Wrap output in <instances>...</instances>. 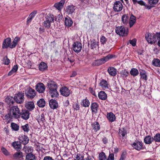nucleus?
I'll use <instances>...</instances> for the list:
<instances>
[{"label":"nucleus","instance_id":"nucleus-1","mask_svg":"<svg viewBox=\"0 0 160 160\" xmlns=\"http://www.w3.org/2000/svg\"><path fill=\"white\" fill-rule=\"evenodd\" d=\"M47 87L49 90V94L52 98L58 97L59 93L57 90L58 85L55 82L53 81L48 82Z\"/></svg>","mask_w":160,"mask_h":160},{"label":"nucleus","instance_id":"nucleus-2","mask_svg":"<svg viewBox=\"0 0 160 160\" xmlns=\"http://www.w3.org/2000/svg\"><path fill=\"white\" fill-rule=\"evenodd\" d=\"M160 33V32H156L154 34L148 33L145 35V38L148 43L151 44L155 43L158 41V35Z\"/></svg>","mask_w":160,"mask_h":160},{"label":"nucleus","instance_id":"nucleus-3","mask_svg":"<svg viewBox=\"0 0 160 160\" xmlns=\"http://www.w3.org/2000/svg\"><path fill=\"white\" fill-rule=\"evenodd\" d=\"M10 114L15 119L20 118V111L19 108L17 106H12L9 109Z\"/></svg>","mask_w":160,"mask_h":160},{"label":"nucleus","instance_id":"nucleus-4","mask_svg":"<svg viewBox=\"0 0 160 160\" xmlns=\"http://www.w3.org/2000/svg\"><path fill=\"white\" fill-rule=\"evenodd\" d=\"M112 58V55H108L102 58L95 60L92 63V65L94 66H99L105 63L109 59Z\"/></svg>","mask_w":160,"mask_h":160},{"label":"nucleus","instance_id":"nucleus-5","mask_svg":"<svg viewBox=\"0 0 160 160\" xmlns=\"http://www.w3.org/2000/svg\"><path fill=\"white\" fill-rule=\"evenodd\" d=\"M115 31L118 34L122 37L126 36L128 34V29L123 26L117 27Z\"/></svg>","mask_w":160,"mask_h":160},{"label":"nucleus","instance_id":"nucleus-6","mask_svg":"<svg viewBox=\"0 0 160 160\" xmlns=\"http://www.w3.org/2000/svg\"><path fill=\"white\" fill-rule=\"evenodd\" d=\"M25 94L27 98L32 99L36 96V92L34 90L29 87L26 90Z\"/></svg>","mask_w":160,"mask_h":160},{"label":"nucleus","instance_id":"nucleus-7","mask_svg":"<svg viewBox=\"0 0 160 160\" xmlns=\"http://www.w3.org/2000/svg\"><path fill=\"white\" fill-rule=\"evenodd\" d=\"M24 93L22 92H18L16 94L14 97L15 101L18 103H22L24 101Z\"/></svg>","mask_w":160,"mask_h":160},{"label":"nucleus","instance_id":"nucleus-8","mask_svg":"<svg viewBox=\"0 0 160 160\" xmlns=\"http://www.w3.org/2000/svg\"><path fill=\"white\" fill-rule=\"evenodd\" d=\"M131 145L134 149L138 151L142 150L144 148L143 144L141 141H135Z\"/></svg>","mask_w":160,"mask_h":160},{"label":"nucleus","instance_id":"nucleus-9","mask_svg":"<svg viewBox=\"0 0 160 160\" xmlns=\"http://www.w3.org/2000/svg\"><path fill=\"white\" fill-rule=\"evenodd\" d=\"M72 48L75 52L78 53L81 51L82 48V43L79 42H74L72 45Z\"/></svg>","mask_w":160,"mask_h":160},{"label":"nucleus","instance_id":"nucleus-10","mask_svg":"<svg viewBox=\"0 0 160 160\" xmlns=\"http://www.w3.org/2000/svg\"><path fill=\"white\" fill-rule=\"evenodd\" d=\"M60 92L61 95L65 97L69 96L71 93L70 90L66 86L62 87L60 89Z\"/></svg>","mask_w":160,"mask_h":160},{"label":"nucleus","instance_id":"nucleus-11","mask_svg":"<svg viewBox=\"0 0 160 160\" xmlns=\"http://www.w3.org/2000/svg\"><path fill=\"white\" fill-rule=\"evenodd\" d=\"M11 42V39L10 38H8L4 39L2 44V48L3 49H7L8 48H12V47H11L12 44Z\"/></svg>","mask_w":160,"mask_h":160},{"label":"nucleus","instance_id":"nucleus-12","mask_svg":"<svg viewBox=\"0 0 160 160\" xmlns=\"http://www.w3.org/2000/svg\"><path fill=\"white\" fill-rule=\"evenodd\" d=\"M20 114V117L24 120H27L29 118L30 113L28 110H22Z\"/></svg>","mask_w":160,"mask_h":160},{"label":"nucleus","instance_id":"nucleus-13","mask_svg":"<svg viewBox=\"0 0 160 160\" xmlns=\"http://www.w3.org/2000/svg\"><path fill=\"white\" fill-rule=\"evenodd\" d=\"M122 5L120 1H116L114 2L113 9L115 12H118L122 10Z\"/></svg>","mask_w":160,"mask_h":160},{"label":"nucleus","instance_id":"nucleus-14","mask_svg":"<svg viewBox=\"0 0 160 160\" xmlns=\"http://www.w3.org/2000/svg\"><path fill=\"white\" fill-rule=\"evenodd\" d=\"M36 89L37 91L39 93H42L45 91V87L43 83H38L36 86Z\"/></svg>","mask_w":160,"mask_h":160},{"label":"nucleus","instance_id":"nucleus-15","mask_svg":"<svg viewBox=\"0 0 160 160\" xmlns=\"http://www.w3.org/2000/svg\"><path fill=\"white\" fill-rule=\"evenodd\" d=\"M139 72L140 79L144 81L145 82L147 81L148 78L146 71L144 70L141 69L139 70Z\"/></svg>","mask_w":160,"mask_h":160},{"label":"nucleus","instance_id":"nucleus-16","mask_svg":"<svg viewBox=\"0 0 160 160\" xmlns=\"http://www.w3.org/2000/svg\"><path fill=\"white\" fill-rule=\"evenodd\" d=\"M15 101L14 98L11 96H8L5 99V102L10 107L13 105Z\"/></svg>","mask_w":160,"mask_h":160},{"label":"nucleus","instance_id":"nucleus-17","mask_svg":"<svg viewBox=\"0 0 160 160\" xmlns=\"http://www.w3.org/2000/svg\"><path fill=\"white\" fill-rule=\"evenodd\" d=\"M19 139L20 142L24 145H26L28 143L29 141L28 138L25 135H22L19 137Z\"/></svg>","mask_w":160,"mask_h":160},{"label":"nucleus","instance_id":"nucleus-18","mask_svg":"<svg viewBox=\"0 0 160 160\" xmlns=\"http://www.w3.org/2000/svg\"><path fill=\"white\" fill-rule=\"evenodd\" d=\"M49 105L51 108L53 109L57 108L58 107V103L55 100L51 99L49 102Z\"/></svg>","mask_w":160,"mask_h":160},{"label":"nucleus","instance_id":"nucleus-19","mask_svg":"<svg viewBox=\"0 0 160 160\" xmlns=\"http://www.w3.org/2000/svg\"><path fill=\"white\" fill-rule=\"evenodd\" d=\"M98 107V105L97 103L96 102L92 103L91 105V108L92 113L96 114L97 113Z\"/></svg>","mask_w":160,"mask_h":160},{"label":"nucleus","instance_id":"nucleus-20","mask_svg":"<svg viewBox=\"0 0 160 160\" xmlns=\"http://www.w3.org/2000/svg\"><path fill=\"white\" fill-rule=\"evenodd\" d=\"M25 107L29 111H32L35 108V105L33 102H28L25 104Z\"/></svg>","mask_w":160,"mask_h":160},{"label":"nucleus","instance_id":"nucleus-21","mask_svg":"<svg viewBox=\"0 0 160 160\" xmlns=\"http://www.w3.org/2000/svg\"><path fill=\"white\" fill-rule=\"evenodd\" d=\"M107 117L109 121L111 122L115 121L116 119L115 115L111 112L107 114Z\"/></svg>","mask_w":160,"mask_h":160},{"label":"nucleus","instance_id":"nucleus-22","mask_svg":"<svg viewBox=\"0 0 160 160\" xmlns=\"http://www.w3.org/2000/svg\"><path fill=\"white\" fill-rule=\"evenodd\" d=\"M47 64L43 62H42L38 65L39 70L42 72H43L46 70L48 68Z\"/></svg>","mask_w":160,"mask_h":160},{"label":"nucleus","instance_id":"nucleus-23","mask_svg":"<svg viewBox=\"0 0 160 160\" xmlns=\"http://www.w3.org/2000/svg\"><path fill=\"white\" fill-rule=\"evenodd\" d=\"M65 2V0H61L58 2L54 4V6L57 9L61 10Z\"/></svg>","mask_w":160,"mask_h":160},{"label":"nucleus","instance_id":"nucleus-24","mask_svg":"<svg viewBox=\"0 0 160 160\" xmlns=\"http://www.w3.org/2000/svg\"><path fill=\"white\" fill-rule=\"evenodd\" d=\"M144 141L145 143L149 144L151 143L154 140L153 137H151V136L148 135L144 138Z\"/></svg>","mask_w":160,"mask_h":160},{"label":"nucleus","instance_id":"nucleus-25","mask_svg":"<svg viewBox=\"0 0 160 160\" xmlns=\"http://www.w3.org/2000/svg\"><path fill=\"white\" fill-rule=\"evenodd\" d=\"M99 98L103 100H106L107 98V94L103 91H101L98 94Z\"/></svg>","mask_w":160,"mask_h":160},{"label":"nucleus","instance_id":"nucleus-26","mask_svg":"<svg viewBox=\"0 0 160 160\" xmlns=\"http://www.w3.org/2000/svg\"><path fill=\"white\" fill-rule=\"evenodd\" d=\"M14 159L16 160H21L23 157L22 153L21 152H16L13 155Z\"/></svg>","mask_w":160,"mask_h":160},{"label":"nucleus","instance_id":"nucleus-27","mask_svg":"<svg viewBox=\"0 0 160 160\" xmlns=\"http://www.w3.org/2000/svg\"><path fill=\"white\" fill-rule=\"evenodd\" d=\"M65 25L67 27H69L71 26L73 23V21L71 18L69 17L65 18Z\"/></svg>","mask_w":160,"mask_h":160},{"label":"nucleus","instance_id":"nucleus-28","mask_svg":"<svg viewBox=\"0 0 160 160\" xmlns=\"http://www.w3.org/2000/svg\"><path fill=\"white\" fill-rule=\"evenodd\" d=\"M91 44H90L88 43V46L90 45L91 49H94L97 48H98V42H96L95 39H93L90 42Z\"/></svg>","mask_w":160,"mask_h":160},{"label":"nucleus","instance_id":"nucleus-29","mask_svg":"<svg viewBox=\"0 0 160 160\" xmlns=\"http://www.w3.org/2000/svg\"><path fill=\"white\" fill-rule=\"evenodd\" d=\"M108 73L112 76H114L117 74V70L116 68L113 67H110L108 70Z\"/></svg>","mask_w":160,"mask_h":160},{"label":"nucleus","instance_id":"nucleus-30","mask_svg":"<svg viewBox=\"0 0 160 160\" xmlns=\"http://www.w3.org/2000/svg\"><path fill=\"white\" fill-rule=\"evenodd\" d=\"M129 19V26L131 28L136 22V17L132 14Z\"/></svg>","mask_w":160,"mask_h":160},{"label":"nucleus","instance_id":"nucleus-31","mask_svg":"<svg viewBox=\"0 0 160 160\" xmlns=\"http://www.w3.org/2000/svg\"><path fill=\"white\" fill-rule=\"evenodd\" d=\"M91 126L95 132H96L100 129V125L97 122H95L91 124Z\"/></svg>","mask_w":160,"mask_h":160},{"label":"nucleus","instance_id":"nucleus-32","mask_svg":"<svg viewBox=\"0 0 160 160\" xmlns=\"http://www.w3.org/2000/svg\"><path fill=\"white\" fill-rule=\"evenodd\" d=\"M12 145L17 151H19L21 148V144L20 142H14L12 143Z\"/></svg>","mask_w":160,"mask_h":160},{"label":"nucleus","instance_id":"nucleus-33","mask_svg":"<svg viewBox=\"0 0 160 160\" xmlns=\"http://www.w3.org/2000/svg\"><path fill=\"white\" fill-rule=\"evenodd\" d=\"M4 120H5V122L7 124H8L12 120L13 117H12L11 115L8 112L7 114L5 115L4 117Z\"/></svg>","mask_w":160,"mask_h":160},{"label":"nucleus","instance_id":"nucleus-34","mask_svg":"<svg viewBox=\"0 0 160 160\" xmlns=\"http://www.w3.org/2000/svg\"><path fill=\"white\" fill-rule=\"evenodd\" d=\"M54 18V16L51 14H48L45 16V21L49 22L51 23L53 22Z\"/></svg>","mask_w":160,"mask_h":160},{"label":"nucleus","instance_id":"nucleus-35","mask_svg":"<svg viewBox=\"0 0 160 160\" xmlns=\"http://www.w3.org/2000/svg\"><path fill=\"white\" fill-rule=\"evenodd\" d=\"M99 84L102 88L103 89L108 88V84L106 80L102 79L101 80Z\"/></svg>","mask_w":160,"mask_h":160},{"label":"nucleus","instance_id":"nucleus-36","mask_svg":"<svg viewBox=\"0 0 160 160\" xmlns=\"http://www.w3.org/2000/svg\"><path fill=\"white\" fill-rule=\"evenodd\" d=\"M130 73L132 76L135 77L138 75L139 72L137 69L132 68L130 72Z\"/></svg>","mask_w":160,"mask_h":160},{"label":"nucleus","instance_id":"nucleus-37","mask_svg":"<svg viewBox=\"0 0 160 160\" xmlns=\"http://www.w3.org/2000/svg\"><path fill=\"white\" fill-rule=\"evenodd\" d=\"M20 40V38H19L18 37H16L12 43L11 47H12V48H15L18 45V42Z\"/></svg>","mask_w":160,"mask_h":160},{"label":"nucleus","instance_id":"nucleus-38","mask_svg":"<svg viewBox=\"0 0 160 160\" xmlns=\"http://www.w3.org/2000/svg\"><path fill=\"white\" fill-rule=\"evenodd\" d=\"M118 131V134L120 136H122V138L124 137L127 134L126 130L124 128L119 129Z\"/></svg>","mask_w":160,"mask_h":160},{"label":"nucleus","instance_id":"nucleus-39","mask_svg":"<svg viewBox=\"0 0 160 160\" xmlns=\"http://www.w3.org/2000/svg\"><path fill=\"white\" fill-rule=\"evenodd\" d=\"M75 10V6L73 5L69 6L67 8V12L69 14H72Z\"/></svg>","mask_w":160,"mask_h":160},{"label":"nucleus","instance_id":"nucleus-40","mask_svg":"<svg viewBox=\"0 0 160 160\" xmlns=\"http://www.w3.org/2000/svg\"><path fill=\"white\" fill-rule=\"evenodd\" d=\"M37 105L39 107H43L45 106V102L43 98L40 99L38 101Z\"/></svg>","mask_w":160,"mask_h":160},{"label":"nucleus","instance_id":"nucleus-41","mask_svg":"<svg viewBox=\"0 0 160 160\" xmlns=\"http://www.w3.org/2000/svg\"><path fill=\"white\" fill-rule=\"evenodd\" d=\"M35 156L31 153H28L26 157V160H35Z\"/></svg>","mask_w":160,"mask_h":160},{"label":"nucleus","instance_id":"nucleus-42","mask_svg":"<svg viewBox=\"0 0 160 160\" xmlns=\"http://www.w3.org/2000/svg\"><path fill=\"white\" fill-rule=\"evenodd\" d=\"M152 64L155 67H160V60L158 59L155 58L152 61Z\"/></svg>","mask_w":160,"mask_h":160},{"label":"nucleus","instance_id":"nucleus-43","mask_svg":"<svg viewBox=\"0 0 160 160\" xmlns=\"http://www.w3.org/2000/svg\"><path fill=\"white\" fill-rule=\"evenodd\" d=\"M129 18L128 15L125 14L122 16V20L123 24H126L128 22Z\"/></svg>","mask_w":160,"mask_h":160},{"label":"nucleus","instance_id":"nucleus-44","mask_svg":"<svg viewBox=\"0 0 160 160\" xmlns=\"http://www.w3.org/2000/svg\"><path fill=\"white\" fill-rule=\"evenodd\" d=\"M121 76L123 78H126L129 75V72L125 69L122 70L121 73Z\"/></svg>","mask_w":160,"mask_h":160},{"label":"nucleus","instance_id":"nucleus-45","mask_svg":"<svg viewBox=\"0 0 160 160\" xmlns=\"http://www.w3.org/2000/svg\"><path fill=\"white\" fill-rule=\"evenodd\" d=\"M11 127L12 129L15 131H18L19 129V126L15 123H11Z\"/></svg>","mask_w":160,"mask_h":160},{"label":"nucleus","instance_id":"nucleus-46","mask_svg":"<svg viewBox=\"0 0 160 160\" xmlns=\"http://www.w3.org/2000/svg\"><path fill=\"white\" fill-rule=\"evenodd\" d=\"M82 106L84 107H88L90 105V102L87 99H83L82 101Z\"/></svg>","mask_w":160,"mask_h":160},{"label":"nucleus","instance_id":"nucleus-47","mask_svg":"<svg viewBox=\"0 0 160 160\" xmlns=\"http://www.w3.org/2000/svg\"><path fill=\"white\" fill-rule=\"evenodd\" d=\"M22 129L25 132H28L30 130L29 125L28 124L22 126L21 127Z\"/></svg>","mask_w":160,"mask_h":160},{"label":"nucleus","instance_id":"nucleus-48","mask_svg":"<svg viewBox=\"0 0 160 160\" xmlns=\"http://www.w3.org/2000/svg\"><path fill=\"white\" fill-rule=\"evenodd\" d=\"M153 140L155 142H160V134L157 133L153 137Z\"/></svg>","mask_w":160,"mask_h":160},{"label":"nucleus","instance_id":"nucleus-49","mask_svg":"<svg viewBox=\"0 0 160 160\" xmlns=\"http://www.w3.org/2000/svg\"><path fill=\"white\" fill-rule=\"evenodd\" d=\"M99 159L100 160H105L106 159V157L105 153L102 152L99 154Z\"/></svg>","mask_w":160,"mask_h":160},{"label":"nucleus","instance_id":"nucleus-50","mask_svg":"<svg viewBox=\"0 0 160 160\" xmlns=\"http://www.w3.org/2000/svg\"><path fill=\"white\" fill-rule=\"evenodd\" d=\"M75 158L77 160H84V156L81 155L80 153H77Z\"/></svg>","mask_w":160,"mask_h":160},{"label":"nucleus","instance_id":"nucleus-51","mask_svg":"<svg viewBox=\"0 0 160 160\" xmlns=\"http://www.w3.org/2000/svg\"><path fill=\"white\" fill-rule=\"evenodd\" d=\"M159 0H148V2L149 4H151L155 6L158 2Z\"/></svg>","mask_w":160,"mask_h":160},{"label":"nucleus","instance_id":"nucleus-52","mask_svg":"<svg viewBox=\"0 0 160 160\" xmlns=\"http://www.w3.org/2000/svg\"><path fill=\"white\" fill-rule=\"evenodd\" d=\"M51 23L45 20L43 23V25L45 28H50L51 26Z\"/></svg>","mask_w":160,"mask_h":160},{"label":"nucleus","instance_id":"nucleus-53","mask_svg":"<svg viewBox=\"0 0 160 160\" xmlns=\"http://www.w3.org/2000/svg\"><path fill=\"white\" fill-rule=\"evenodd\" d=\"M23 150L26 152L31 153L32 152V150L31 149V147L24 146Z\"/></svg>","mask_w":160,"mask_h":160},{"label":"nucleus","instance_id":"nucleus-54","mask_svg":"<svg viewBox=\"0 0 160 160\" xmlns=\"http://www.w3.org/2000/svg\"><path fill=\"white\" fill-rule=\"evenodd\" d=\"M127 152L126 151H123L122 152L120 158L119 160H124L126 158Z\"/></svg>","mask_w":160,"mask_h":160},{"label":"nucleus","instance_id":"nucleus-55","mask_svg":"<svg viewBox=\"0 0 160 160\" xmlns=\"http://www.w3.org/2000/svg\"><path fill=\"white\" fill-rule=\"evenodd\" d=\"M1 151L3 154L6 156H8L9 153L7 150L4 148L2 147L1 149Z\"/></svg>","mask_w":160,"mask_h":160},{"label":"nucleus","instance_id":"nucleus-56","mask_svg":"<svg viewBox=\"0 0 160 160\" xmlns=\"http://www.w3.org/2000/svg\"><path fill=\"white\" fill-rule=\"evenodd\" d=\"M3 63L5 65H8L10 63V60L7 56H6L3 59Z\"/></svg>","mask_w":160,"mask_h":160},{"label":"nucleus","instance_id":"nucleus-57","mask_svg":"<svg viewBox=\"0 0 160 160\" xmlns=\"http://www.w3.org/2000/svg\"><path fill=\"white\" fill-rule=\"evenodd\" d=\"M107 39L104 36H102L100 38V42L102 44H104L107 41Z\"/></svg>","mask_w":160,"mask_h":160},{"label":"nucleus","instance_id":"nucleus-58","mask_svg":"<svg viewBox=\"0 0 160 160\" xmlns=\"http://www.w3.org/2000/svg\"><path fill=\"white\" fill-rule=\"evenodd\" d=\"M136 39L135 38H134L132 40H129V43L131 44L132 46H135L136 45Z\"/></svg>","mask_w":160,"mask_h":160},{"label":"nucleus","instance_id":"nucleus-59","mask_svg":"<svg viewBox=\"0 0 160 160\" xmlns=\"http://www.w3.org/2000/svg\"><path fill=\"white\" fill-rule=\"evenodd\" d=\"M73 107L75 110L77 111L78 110H79L80 107L79 105L78 104V103L77 102H76L75 104L73 105Z\"/></svg>","mask_w":160,"mask_h":160},{"label":"nucleus","instance_id":"nucleus-60","mask_svg":"<svg viewBox=\"0 0 160 160\" xmlns=\"http://www.w3.org/2000/svg\"><path fill=\"white\" fill-rule=\"evenodd\" d=\"M107 160H114V153H110L109 156Z\"/></svg>","mask_w":160,"mask_h":160},{"label":"nucleus","instance_id":"nucleus-61","mask_svg":"<svg viewBox=\"0 0 160 160\" xmlns=\"http://www.w3.org/2000/svg\"><path fill=\"white\" fill-rule=\"evenodd\" d=\"M39 120H40L42 122H45V120L44 118V115L43 114H42L41 115V116L39 117Z\"/></svg>","mask_w":160,"mask_h":160},{"label":"nucleus","instance_id":"nucleus-62","mask_svg":"<svg viewBox=\"0 0 160 160\" xmlns=\"http://www.w3.org/2000/svg\"><path fill=\"white\" fill-rule=\"evenodd\" d=\"M33 18L32 17V16L30 15H29V17H28V18L27 19V23H30V22H31L32 21V20Z\"/></svg>","mask_w":160,"mask_h":160},{"label":"nucleus","instance_id":"nucleus-63","mask_svg":"<svg viewBox=\"0 0 160 160\" xmlns=\"http://www.w3.org/2000/svg\"><path fill=\"white\" fill-rule=\"evenodd\" d=\"M18 67L17 65H15L13 67L12 69V71L14 72H16L18 69Z\"/></svg>","mask_w":160,"mask_h":160},{"label":"nucleus","instance_id":"nucleus-64","mask_svg":"<svg viewBox=\"0 0 160 160\" xmlns=\"http://www.w3.org/2000/svg\"><path fill=\"white\" fill-rule=\"evenodd\" d=\"M43 160H54V159L50 156H46L44 157Z\"/></svg>","mask_w":160,"mask_h":160}]
</instances>
